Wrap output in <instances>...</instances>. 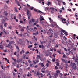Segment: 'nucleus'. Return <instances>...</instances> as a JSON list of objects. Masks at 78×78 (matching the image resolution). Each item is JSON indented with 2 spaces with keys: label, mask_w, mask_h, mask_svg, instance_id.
Segmentation results:
<instances>
[{
  "label": "nucleus",
  "mask_w": 78,
  "mask_h": 78,
  "mask_svg": "<svg viewBox=\"0 0 78 78\" xmlns=\"http://www.w3.org/2000/svg\"><path fill=\"white\" fill-rule=\"evenodd\" d=\"M15 42L14 41H11L9 42V44L6 46V47H8V48H10L11 50H12V46H11V44H14Z\"/></svg>",
  "instance_id": "nucleus-1"
},
{
  "label": "nucleus",
  "mask_w": 78,
  "mask_h": 78,
  "mask_svg": "<svg viewBox=\"0 0 78 78\" xmlns=\"http://www.w3.org/2000/svg\"><path fill=\"white\" fill-rule=\"evenodd\" d=\"M37 57L36 58H37V60L35 61V60H33V62L34 64H37V63L38 62H39V58H41V56H40V55H37Z\"/></svg>",
  "instance_id": "nucleus-2"
},
{
  "label": "nucleus",
  "mask_w": 78,
  "mask_h": 78,
  "mask_svg": "<svg viewBox=\"0 0 78 78\" xmlns=\"http://www.w3.org/2000/svg\"><path fill=\"white\" fill-rule=\"evenodd\" d=\"M18 43L19 44H20V45H23H23H25V42H22V41L21 39L19 40Z\"/></svg>",
  "instance_id": "nucleus-3"
},
{
  "label": "nucleus",
  "mask_w": 78,
  "mask_h": 78,
  "mask_svg": "<svg viewBox=\"0 0 78 78\" xmlns=\"http://www.w3.org/2000/svg\"><path fill=\"white\" fill-rule=\"evenodd\" d=\"M73 68L74 70H77V68L75 63H74L73 64Z\"/></svg>",
  "instance_id": "nucleus-4"
},
{
  "label": "nucleus",
  "mask_w": 78,
  "mask_h": 78,
  "mask_svg": "<svg viewBox=\"0 0 78 78\" xmlns=\"http://www.w3.org/2000/svg\"><path fill=\"white\" fill-rule=\"evenodd\" d=\"M58 17L59 19V18H60L61 20H62V22H63V23H64V22L66 21V19H64L63 18H61L60 15L58 16Z\"/></svg>",
  "instance_id": "nucleus-5"
},
{
  "label": "nucleus",
  "mask_w": 78,
  "mask_h": 78,
  "mask_svg": "<svg viewBox=\"0 0 78 78\" xmlns=\"http://www.w3.org/2000/svg\"><path fill=\"white\" fill-rule=\"evenodd\" d=\"M61 31H62V32H63V33H64V34H65V35H66V36H67V35H68V34H67V32L66 31L64 30L61 29Z\"/></svg>",
  "instance_id": "nucleus-6"
},
{
  "label": "nucleus",
  "mask_w": 78,
  "mask_h": 78,
  "mask_svg": "<svg viewBox=\"0 0 78 78\" xmlns=\"http://www.w3.org/2000/svg\"><path fill=\"white\" fill-rule=\"evenodd\" d=\"M16 48L17 49V53H19L20 52V49H19V48L18 47V46H16Z\"/></svg>",
  "instance_id": "nucleus-7"
},
{
  "label": "nucleus",
  "mask_w": 78,
  "mask_h": 78,
  "mask_svg": "<svg viewBox=\"0 0 78 78\" xmlns=\"http://www.w3.org/2000/svg\"><path fill=\"white\" fill-rule=\"evenodd\" d=\"M62 23H65L66 25H69V21H68L64 22H64H62Z\"/></svg>",
  "instance_id": "nucleus-8"
},
{
  "label": "nucleus",
  "mask_w": 78,
  "mask_h": 78,
  "mask_svg": "<svg viewBox=\"0 0 78 78\" xmlns=\"http://www.w3.org/2000/svg\"><path fill=\"white\" fill-rule=\"evenodd\" d=\"M27 15H30V16H31V13H30V11L29 10H27Z\"/></svg>",
  "instance_id": "nucleus-9"
},
{
  "label": "nucleus",
  "mask_w": 78,
  "mask_h": 78,
  "mask_svg": "<svg viewBox=\"0 0 78 78\" xmlns=\"http://www.w3.org/2000/svg\"><path fill=\"white\" fill-rule=\"evenodd\" d=\"M14 11H15V12H18V10H17V8H16V7H14Z\"/></svg>",
  "instance_id": "nucleus-10"
},
{
  "label": "nucleus",
  "mask_w": 78,
  "mask_h": 78,
  "mask_svg": "<svg viewBox=\"0 0 78 78\" xmlns=\"http://www.w3.org/2000/svg\"><path fill=\"white\" fill-rule=\"evenodd\" d=\"M54 37L55 38H57V37H58L59 38V37L58 36V35H57V34L56 33H55L54 34Z\"/></svg>",
  "instance_id": "nucleus-11"
},
{
  "label": "nucleus",
  "mask_w": 78,
  "mask_h": 78,
  "mask_svg": "<svg viewBox=\"0 0 78 78\" xmlns=\"http://www.w3.org/2000/svg\"><path fill=\"white\" fill-rule=\"evenodd\" d=\"M39 65H41L42 67H44V64L43 63H40L39 64Z\"/></svg>",
  "instance_id": "nucleus-12"
},
{
  "label": "nucleus",
  "mask_w": 78,
  "mask_h": 78,
  "mask_svg": "<svg viewBox=\"0 0 78 78\" xmlns=\"http://www.w3.org/2000/svg\"><path fill=\"white\" fill-rule=\"evenodd\" d=\"M48 6H49V5H50V1H48V2H47V3L46 4Z\"/></svg>",
  "instance_id": "nucleus-13"
},
{
  "label": "nucleus",
  "mask_w": 78,
  "mask_h": 78,
  "mask_svg": "<svg viewBox=\"0 0 78 78\" xmlns=\"http://www.w3.org/2000/svg\"><path fill=\"white\" fill-rule=\"evenodd\" d=\"M20 52V55H22V52L23 53H25V52L24 51V50H22Z\"/></svg>",
  "instance_id": "nucleus-14"
},
{
  "label": "nucleus",
  "mask_w": 78,
  "mask_h": 78,
  "mask_svg": "<svg viewBox=\"0 0 78 78\" xmlns=\"http://www.w3.org/2000/svg\"><path fill=\"white\" fill-rule=\"evenodd\" d=\"M58 73H56L55 74V78H57V77L56 76H58Z\"/></svg>",
  "instance_id": "nucleus-15"
},
{
  "label": "nucleus",
  "mask_w": 78,
  "mask_h": 78,
  "mask_svg": "<svg viewBox=\"0 0 78 78\" xmlns=\"http://www.w3.org/2000/svg\"><path fill=\"white\" fill-rule=\"evenodd\" d=\"M22 60H20V59H17V62H18V63H19V62H20V61H21Z\"/></svg>",
  "instance_id": "nucleus-16"
},
{
  "label": "nucleus",
  "mask_w": 78,
  "mask_h": 78,
  "mask_svg": "<svg viewBox=\"0 0 78 78\" xmlns=\"http://www.w3.org/2000/svg\"><path fill=\"white\" fill-rule=\"evenodd\" d=\"M18 17L19 18V19H20V18H21V15L20 14H19L18 15Z\"/></svg>",
  "instance_id": "nucleus-17"
},
{
  "label": "nucleus",
  "mask_w": 78,
  "mask_h": 78,
  "mask_svg": "<svg viewBox=\"0 0 78 78\" xmlns=\"http://www.w3.org/2000/svg\"><path fill=\"white\" fill-rule=\"evenodd\" d=\"M55 64H56V66H59V62H56L55 63Z\"/></svg>",
  "instance_id": "nucleus-18"
},
{
  "label": "nucleus",
  "mask_w": 78,
  "mask_h": 78,
  "mask_svg": "<svg viewBox=\"0 0 78 78\" xmlns=\"http://www.w3.org/2000/svg\"><path fill=\"white\" fill-rule=\"evenodd\" d=\"M50 9H52V11H54L55 10V8L53 7H51L50 8Z\"/></svg>",
  "instance_id": "nucleus-19"
},
{
  "label": "nucleus",
  "mask_w": 78,
  "mask_h": 78,
  "mask_svg": "<svg viewBox=\"0 0 78 78\" xmlns=\"http://www.w3.org/2000/svg\"><path fill=\"white\" fill-rule=\"evenodd\" d=\"M15 2L16 4H19V2H18V1H17V0H15Z\"/></svg>",
  "instance_id": "nucleus-20"
},
{
  "label": "nucleus",
  "mask_w": 78,
  "mask_h": 78,
  "mask_svg": "<svg viewBox=\"0 0 78 78\" xmlns=\"http://www.w3.org/2000/svg\"><path fill=\"white\" fill-rule=\"evenodd\" d=\"M4 13L5 14V16H8V13L5 11H4Z\"/></svg>",
  "instance_id": "nucleus-21"
},
{
  "label": "nucleus",
  "mask_w": 78,
  "mask_h": 78,
  "mask_svg": "<svg viewBox=\"0 0 78 78\" xmlns=\"http://www.w3.org/2000/svg\"><path fill=\"white\" fill-rule=\"evenodd\" d=\"M28 62H29L30 64H31V63H32L31 61H30V60H28Z\"/></svg>",
  "instance_id": "nucleus-22"
},
{
  "label": "nucleus",
  "mask_w": 78,
  "mask_h": 78,
  "mask_svg": "<svg viewBox=\"0 0 78 78\" xmlns=\"http://www.w3.org/2000/svg\"><path fill=\"white\" fill-rule=\"evenodd\" d=\"M3 46H2V45H0V48H1V49H3Z\"/></svg>",
  "instance_id": "nucleus-23"
},
{
  "label": "nucleus",
  "mask_w": 78,
  "mask_h": 78,
  "mask_svg": "<svg viewBox=\"0 0 78 78\" xmlns=\"http://www.w3.org/2000/svg\"><path fill=\"white\" fill-rule=\"evenodd\" d=\"M3 31L4 33H5V35H7V33H6V31H5V29Z\"/></svg>",
  "instance_id": "nucleus-24"
},
{
  "label": "nucleus",
  "mask_w": 78,
  "mask_h": 78,
  "mask_svg": "<svg viewBox=\"0 0 78 78\" xmlns=\"http://www.w3.org/2000/svg\"><path fill=\"white\" fill-rule=\"evenodd\" d=\"M5 22V20H4V19H2V23H4Z\"/></svg>",
  "instance_id": "nucleus-25"
},
{
  "label": "nucleus",
  "mask_w": 78,
  "mask_h": 78,
  "mask_svg": "<svg viewBox=\"0 0 78 78\" xmlns=\"http://www.w3.org/2000/svg\"><path fill=\"white\" fill-rule=\"evenodd\" d=\"M40 22H41L42 20H44V18L40 19Z\"/></svg>",
  "instance_id": "nucleus-26"
},
{
  "label": "nucleus",
  "mask_w": 78,
  "mask_h": 78,
  "mask_svg": "<svg viewBox=\"0 0 78 78\" xmlns=\"http://www.w3.org/2000/svg\"><path fill=\"white\" fill-rule=\"evenodd\" d=\"M55 69H56V70H58V67H57V66H55Z\"/></svg>",
  "instance_id": "nucleus-27"
},
{
  "label": "nucleus",
  "mask_w": 78,
  "mask_h": 78,
  "mask_svg": "<svg viewBox=\"0 0 78 78\" xmlns=\"http://www.w3.org/2000/svg\"><path fill=\"white\" fill-rule=\"evenodd\" d=\"M55 27H57V28H59V27L57 25V24H55Z\"/></svg>",
  "instance_id": "nucleus-28"
},
{
  "label": "nucleus",
  "mask_w": 78,
  "mask_h": 78,
  "mask_svg": "<svg viewBox=\"0 0 78 78\" xmlns=\"http://www.w3.org/2000/svg\"><path fill=\"white\" fill-rule=\"evenodd\" d=\"M33 7H30L29 9H30L31 10H32L33 9Z\"/></svg>",
  "instance_id": "nucleus-29"
},
{
  "label": "nucleus",
  "mask_w": 78,
  "mask_h": 78,
  "mask_svg": "<svg viewBox=\"0 0 78 78\" xmlns=\"http://www.w3.org/2000/svg\"><path fill=\"white\" fill-rule=\"evenodd\" d=\"M39 74H40L39 73L38 71H37V73L36 74L38 76H39Z\"/></svg>",
  "instance_id": "nucleus-30"
},
{
  "label": "nucleus",
  "mask_w": 78,
  "mask_h": 78,
  "mask_svg": "<svg viewBox=\"0 0 78 78\" xmlns=\"http://www.w3.org/2000/svg\"><path fill=\"white\" fill-rule=\"evenodd\" d=\"M29 24H31V23H32V22H31V21L30 20L29 21Z\"/></svg>",
  "instance_id": "nucleus-31"
},
{
  "label": "nucleus",
  "mask_w": 78,
  "mask_h": 78,
  "mask_svg": "<svg viewBox=\"0 0 78 78\" xmlns=\"http://www.w3.org/2000/svg\"><path fill=\"white\" fill-rule=\"evenodd\" d=\"M49 66V64H48V63H47L46 65V66H47V67H48Z\"/></svg>",
  "instance_id": "nucleus-32"
},
{
  "label": "nucleus",
  "mask_w": 78,
  "mask_h": 78,
  "mask_svg": "<svg viewBox=\"0 0 78 78\" xmlns=\"http://www.w3.org/2000/svg\"><path fill=\"white\" fill-rule=\"evenodd\" d=\"M34 11H35V12H36L37 13H38V11H37V10L36 9H34Z\"/></svg>",
  "instance_id": "nucleus-33"
},
{
  "label": "nucleus",
  "mask_w": 78,
  "mask_h": 78,
  "mask_svg": "<svg viewBox=\"0 0 78 78\" xmlns=\"http://www.w3.org/2000/svg\"><path fill=\"white\" fill-rule=\"evenodd\" d=\"M33 47V45H30L29 46H28V48H30V47Z\"/></svg>",
  "instance_id": "nucleus-34"
},
{
  "label": "nucleus",
  "mask_w": 78,
  "mask_h": 78,
  "mask_svg": "<svg viewBox=\"0 0 78 78\" xmlns=\"http://www.w3.org/2000/svg\"><path fill=\"white\" fill-rule=\"evenodd\" d=\"M57 52L58 53H59V54H61V51H59V50H57Z\"/></svg>",
  "instance_id": "nucleus-35"
},
{
  "label": "nucleus",
  "mask_w": 78,
  "mask_h": 78,
  "mask_svg": "<svg viewBox=\"0 0 78 78\" xmlns=\"http://www.w3.org/2000/svg\"><path fill=\"white\" fill-rule=\"evenodd\" d=\"M48 31H52V32H53V30H52L51 29H49Z\"/></svg>",
  "instance_id": "nucleus-36"
},
{
  "label": "nucleus",
  "mask_w": 78,
  "mask_h": 78,
  "mask_svg": "<svg viewBox=\"0 0 78 78\" xmlns=\"http://www.w3.org/2000/svg\"><path fill=\"white\" fill-rule=\"evenodd\" d=\"M8 29H10V30H11V28H12L11 26H10L9 27H8Z\"/></svg>",
  "instance_id": "nucleus-37"
},
{
  "label": "nucleus",
  "mask_w": 78,
  "mask_h": 78,
  "mask_svg": "<svg viewBox=\"0 0 78 78\" xmlns=\"http://www.w3.org/2000/svg\"><path fill=\"white\" fill-rule=\"evenodd\" d=\"M64 49L65 51H67V50L66 48H64Z\"/></svg>",
  "instance_id": "nucleus-38"
},
{
  "label": "nucleus",
  "mask_w": 78,
  "mask_h": 78,
  "mask_svg": "<svg viewBox=\"0 0 78 78\" xmlns=\"http://www.w3.org/2000/svg\"><path fill=\"white\" fill-rule=\"evenodd\" d=\"M57 73H59V70H57L56 71Z\"/></svg>",
  "instance_id": "nucleus-39"
},
{
  "label": "nucleus",
  "mask_w": 78,
  "mask_h": 78,
  "mask_svg": "<svg viewBox=\"0 0 78 78\" xmlns=\"http://www.w3.org/2000/svg\"><path fill=\"white\" fill-rule=\"evenodd\" d=\"M17 68L18 69H19V68H20V66H19V65H17Z\"/></svg>",
  "instance_id": "nucleus-40"
},
{
  "label": "nucleus",
  "mask_w": 78,
  "mask_h": 78,
  "mask_svg": "<svg viewBox=\"0 0 78 78\" xmlns=\"http://www.w3.org/2000/svg\"><path fill=\"white\" fill-rule=\"evenodd\" d=\"M49 56V54H46L45 56Z\"/></svg>",
  "instance_id": "nucleus-41"
},
{
  "label": "nucleus",
  "mask_w": 78,
  "mask_h": 78,
  "mask_svg": "<svg viewBox=\"0 0 78 78\" xmlns=\"http://www.w3.org/2000/svg\"><path fill=\"white\" fill-rule=\"evenodd\" d=\"M78 14V13H76L75 14V17H77L78 16V15H77Z\"/></svg>",
  "instance_id": "nucleus-42"
},
{
  "label": "nucleus",
  "mask_w": 78,
  "mask_h": 78,
  "mask_svg": "<svg viewBox=\"0 0 78 78\" xmlns=\"http://www.w3.org/2000/svg\"><path fill=\"white\" fill-rule=\"evenodd\" d=\"M38 12H39V13H43V12H41V11H40V10H39L38 11Z\"/></svg>",
  "instance_id": "nucleus-43"
},
{
  "label": "nucleus",
  "mask_w": 78,
  "mask_h": 78,
  "mask_svg": "<svg viewBox=\"0 0 78 78\" xmlns=\"http://www.w3.org/2000/svg\"><path fill=\"white\" fill-rule=\"evenodd\" d=\"M72 59H75V56H73Z\"/></svg>",
  "instance_id": "nucleus-44"
},
{
  "label": "nucleus",
  "mask_w": 78,
  "mask_h": 78,
  "mask_svg": "<svg viewBox=\"0 0 78 78\" xmlns=\"http://www.w3.org/2000/svg\"><path fill=\"white\" fill-rule=\"evenodd\" d=\"M0 27L1 28V30H2L3 28V26L2 25H1L0 26Z\"/></svg>",
  "instance_id": "nucleus-45"
},
{
  "label": "nucleus",
  "mask_w": 78,
  "mask_h": 78,
  "mask_svg": "<svg viewBox=\"0 0 78 78\" xmlns=\"http://www.w3.org/2000/svg\"><path fill=\"white\" fill-rule=\"evenodd\" d=\"M58 5L59 6H61V2H58Z\"/></svg>",
  "instance_id": "nucleus-46"
},
{
  "label": "nucleus",
  "mask_w": 78,
  "mask_h": 78,
  "mask_svg": "<svg viewBox=\"0 0 78 78\" xmlns=\"http://www.w3.org/2000/svg\"><path fill=\"white\" fill-rule=\"evenodd\" d=\"M28 19H30V16H31V15H28Z\"/></svg>",
  "instance_id": "nucleus-47"
},
{
  "label": "nucleus",
  "mask_w": 78,
  "mask_h": 78,
  "mask_svg": "<svg viewBox=\"0 0 78 78\" xmlns=\"http://www.w3.org/2000/svg\"><path fill=\"white\" fill-rule=\"evenodd\" d=\"M65 62V63H66V64H67V60H65V62Z\"/></svg>",
  "instance_id": "nucleus-48"
},
{
  "label": "nucleus",
  "mask_w": 78,
  "mask_h": 78,
  "mask_svg": "<svg viewBox=\"0 0 78 78\" xmlns=\"http://www.w3.org/2000/svg\"><path fill=\"white\" fill-rule=\"evenodd\" d=\"M61 60L63 62H65V59H63L62 58L61 59Z\"/></svg>",
  "instance_id": "nucleus-49"
},
{
  "label": "nucleus",
  "mask_w": 78,
  "mask_h": 78,
  "mask_svg": "<svg viewBox=\"0 0 78 78\" xmlns=\"http://www.w3.org/2000/svg\"><path fill=\"white\" fill-rule=\"evenodd\" d=\"M42 49H44V48H45V47L44 46V45H42Z\"/></svg>",
  "instance_id": "nucleus-50"
},
{
  "label": "nucleus",
  "mask_w": 78,
  "mask_h": 78,
  "mask_svg": "<svg viewBox=\"0 0 78 78\" xmlns=\"http://www.w3.org/2000/svg\"><path fill=\"white\" fill-rule=\"evenodd\" d=\"M51 25L52 27V28H53L54 27V25H53V23H52Z\"/></svg>",
  "instance_id": "nucleus-51"
},
{
  "label": "nucleus",
  "mask_w": 78,
  "mask_h": 78,
  "mask_svg": "<svg viewBox=\"0 0 78 78\" xmlns=\"http://www.w3.org/2000/svg\"><path fill=\"white\" fill-rule=\"evenodd\" d=\"M41 72H43V73H45V71H44V70H43V69H42V70H41Z\"/></svg>",
  "instance_id": "nucleus-52"
},
{
  "label": "nucleus",
  "mask_w": 78,
  "mask_h": 78,
  "mask_svg": "<svg viewBox=\"0 0 78 78\" xmlns=\"http://www.w3.org/2000/svg\"><path fill=\"white\" fill-rule=\"evenodd\" d=\"M62 3H63V5H66V3H65L64 2H62Z\"/></svg>",
  "instance_id": "nucleus-53"
},
{
  "label": "nucleus",
  "mask_w": 78,
  "mask_h": 78,
  "mask_svg": "<svg viewBox=\"0 0 78 78\" xmlns=\"http://www.w3.org/2000/svg\"><path fill=\"white\" fill-rule=\"evenodd\" d=\"M2 34H3V32H1V33L0 34V36H2Z\"/></svg>",
  "instance_id": "nucleus-54"
},
{
  "label": "nucleus",
  "mask_w": 78,
  "mask_h": 78,
  "mask_svg": "<svg viewBox=\"0 0 78 78\" xmlns=\"http://www.w3.org/2000/svg\"><path fill=\"white\" fill-rule=\"evenodd\" d=\"M53 37V35L51 34L50 36H49V37Z\"/></svg>",
  "instance_id": "nucleus-55"
},
{
  "label": "nucleus",
  "mask_w": 78,
  "mask_h": 78,
  "mask_svg": "<svg viewBox=\"0 0 78 78\" xmlns=\"http://www.w3.org/2000/svg\"><path fill=\"white\" fill-rule=\"evenodd\" d=\"M72 53V52H71V51H69V53H68V55H69V54H70L71 53Z\"/></svg>",
  "instance_id": "nucleus-56"
},
{
  "label": "nucleus",
  "mask_w": 78,
  "mask_h": 78,
  "mask_svg": "<svg viewBox=\"0 0 78 78\" xmlns=\"http://www.w3.org/2000/svg\"><path fill=\"white\" fill-rule=\"evenodd\" d=\"M13 60H14V62H16V59L13 58Z\"/></svg>",
  "instance_id": "nucleus-57"
},
{
  "label": "nucleus",
  "mask_w": 78,
  "mask_h": 78,
  "mask_svg": "<svg viewBox=\"0 0 78 78\" xmlns=\"http://www.w3.org/2000/svg\"><path fill=\"white\" fill-rule=\"evenodd\" d=\"M6 25H7V23H5L4 24V27H6Z\"/></svg>",
  "instance_id": "nucleus-58"
},
{
  "label": "nucleus",
  "mask_w": 78,
  "mask_h": 78,
  "mask_svg": "<svg viewBox=\"0 0 78 78\" xmlns=\"http://www.w3.org/2000/svg\"><path fill=\"white\" fill-rule=\"evenodd\" d=\"M52 61L53 62H55V58H54V59H52Z\"/></svg>",
  "instance_id": "nucleus-59"
},
{
  "label": "nucleus",
  "mask_w": 78,
  "mask_h": 78,
  "mask_svg": "<svg viewBox=\"0 0 78 78\" xmlns=\"http://www.w3.org/2000/svg\"><path fill=\"white\" fill-rule=\"evenodd\" d=\"M35 22L36 23H38L39 22V21H38V20H37Z\"/></svg>",
  "instance_id": "nucleus-60"
},
{
  "label": "nucleus",
  "mask_w": 78,
  "mask_h": 78,
  "mask_svg": "<svg viewBox=\"0 0 78 78\" xmlns=\"http://www.w3.org/2000/svg\"><path fill=\"white\" fill-rule=\"evenodd\" d=\"M35 51H37V53H38V50H37V49H36V50H35Z\"/></svg>",
  "instance_id": "nucleus-61"
},
{
  "label": "nucleus",
  "mask_w": 78,
  "mask_h": 78,
  "mask_svg": "<svg viewBox=\"0 0 78 78\" xmlns=\"http://www.w3.org/2000/svg\"><path fill=\"white\" fill-rule=\"evenodd\" d=\"M55 47H58V45L57 44H56L55 46Z\"/></svg>",
  "instance_id": "nucleus-62"
},
{
  "label": "nucleus",
  "mask_w": 78,
  "mask_h": 78,
  "mask_svg": "<svg viewBox=\"0 0 78 78\" xmlns=\"http://www.w3.org/2000/svg\"><path fill=\"white\" fill-rule=\"evenodd\" d=\"M66 56L65 55V54H64L63 55V58H65Z\"/></svg>",
  "instance_id": "nucleus-63"
},
{
  "label": "nucleus",
  "mask_w": 78,
  "mask_h": 78,
  "mask_svg": "<svg viewBox=\"0 0 78 78\" xmlns=\"http://www.w3.org/2000/svg\"><path fill=\"white\" fill-rule=\"evenodd\" d=\"M28 53H29V51H27V52H25L26 54H28Z\"/></svg>",
  "instance_id": "nucleus-64"
}]
</instances>
